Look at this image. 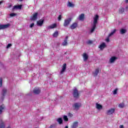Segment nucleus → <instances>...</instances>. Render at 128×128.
<instances>
[{"instance_id":"obj_9","label":"nucleus","mask_w":128,"mask_h":128,"mask_svg":"<svg viewBox=\"0 0 128 128\" xmlns=\"http://www.w3.org/2000/svg\"><path fill=\"white\" fill-rule=\"evenodd\" d=\"M56 27V24H54L46 27V30H51Z\"/></svg>"},{"instance_id":"obj_26","label":"nucleus","mask_w":128,"mask_h":128,"mask_svg":"<svg viewBox=\"0 0 128 128\" xmlns=\"http://www.w3.org/2000/svg\"><path fill=\"white\" fill-rule=\"evenodd\" d=\"M126 29L122 28L120 30V34H126Z\"/></svg>"},{"instance_id":"obj_25","label":"nucleus","mask_w":128,"mask_h":128,"mask_svg":"<svg viewBox=\"0 0 128 128\" xmlns=\"http://www.w3.org/2000/svg\"><path fill=\"white\" fill-rule=\"evenodd\" d=\"M67 6L68 8H74V4L68 2Z\"/></svg>"},{"instance_id":"obj_28","label":"nucleus","mask_w":128,"mask_h":128,"mask_svg":"<svg viewBox=\"0 0 128 128\" xmlns=\"http://www.w3.org/2000/svg\"><path fill=\"white\" fill-rule=\"evenodd\" d=\"M62 46H68V41L66 40H64V42L62 43Z\"/></svg>"},{"instance_id":"obj_36","label":"nucleus","mask_w":128,"mask_h":128,"mask_svg":"<svg viewBox=\"0 0 128 128\" xmlns=\"http://www.w3.org/2000/svg\"><path fill=\"white\" fill-rule=\"evenodd\" d=\"M62 15H59V16H58V20L59 22L62 20Z\"/></svg>"},{"instance_id":"obj_8","label":"nucleus","mask_w":128,"mask_h":128,"mask_svg":"<svg viewBox=\"0 0 128 128\" xmlns=\"http://www.w3.org/2000/svg\"><path fill=\"white\" fill-rule=\"evenodd\" d=\"M10 26V24H0V30H4V28H8Z\"/></svg>"},{"instance_id":"obj_17","label":"nucleus","mask_w":128,"mask_h":128,"mask_svg":"<svg viewBox=\"0 0 128 128\" xmlns=\"http://www.w3.org/2000/svg\"><path fill=\"white\" fill-rule=\"evenodd\" d=\"M78 20L81 21L84 20V14H80L78 16Z\"/></svg>"},{"instance_id":"obj_32","label":"nucleus","mask_w":128,"mask_h":128,"mask_svg":"<svg viewBox=\"0 0 128 128\" xmlns=\"http://www.w3.org/2000/svg\"><path fill=\"white\" fill-rule=\"evenodd\" d=\"M124 12V8H121L119 9L120 14H122Z\"/></svg>"},{"instance_id":"obj_12","label":"nucleus","mask_w":128,"mask_h":128,"mask_svg":"<svg viewBox=\"0 0 128 128\" xmlns=\"http://www.w3.org/2000/svg\"><path fill=\"white\" fill-rule=\"evenodd\" d=\"M106 46V43L102 42L101 44L100 45L98 48L101 50H104V48Z\"/></svg>"},{"instance_id":"obj_48","label":"nucleus","mask_w":128,"mask_h":128,"mask_svg":"<svg viewBox=\"0 0 128 128\" xmlns=\"http://www.w3.org/2000/svg\"><path fill=\"white\" fill-rule=\"evenodd\" d=\"M22 0H20V2H22Z\"/></svg>"},{"instance_id":"obj_20","label":"nucleus","mask_w":128,"mask_h":128,"mask_svg":"<svg viewBox=\"0 0 128 128\" xmlns=\"http://www.w3.org/2000/svg\"><path fill=\"white\" fill-rule=\"evenodd\" d=\"M5 106L4 104L0 106V114H2V111L4 110Z\"/></svg>"},{"instance_id":"obj_41","label":"nucleus","mask_w":128,"mask_h":128,"mask_svg":"<svg viewBox=\"0 0 128 128\" xmlns=\"http://www.w3.org/2000/svg\"><path fill=\"white\" fill-rule=\"evenodd\" d=\"M120 128H124V126L123 125H120Z\"/></svg>"},{"instance_id":"obj_27","label":"nucleus","mask_w":128,"mask_h":128,"mask_svg":"<svg viewBox=\"0 0 128 128\" xmlns=\"http://www.w3.org/2000/svg\"><path fill=\"white\" fill-rule=\"evenodd\" d=\"M116 32V29H114V30H113V31H112V32L109 34V35H108V38L112 36V35L114 34V32Z\"/></svg>"},{"instance_id":"obj_46","label":"nucleus","mask_w":128,"mask_h":128,"mask_svg":"<svg viewBox=\"0 0 128 128\" xmlns=\"http://www.w3.org/2000/svg\"><path fill=\"white\" fill-rule=\"evenodd\" d=\"M20 96H24V94H22Z\"/></svg>"},{"instance_id":"obj_4","label":"nucleus","mask_w":128,"mask_h":128,"mask_svg":"<svg viewBox=\"0 0 128 128\" xmlns=\"http://www.w3.org/2000/svg\"><path fill=\"white\" fill-rule=\"evenodd\" d=\"M33 92L35 94H38L40 93V88H36L33 90Z\"/></svg>"},{"instance_id":"obj_24","label":"nucleus","mask_w":128,"mask_h":128,"mask_svg":"<svg viewBox=\"0 0 128 128\" xmlns=\"http://www.w3.org/2000/svg\"><path fill=\"white\" fill-rule=\"evenodd\" d=\"M57 122H58L59 124H62V118H60L57 119Z\"/></svg>"},{"instance_id":"obj_30","label":"nucleus","mask_w":128,"mask_h":128,"mask_svg":"<svg viewBox=\"0 0 128 128\" xmlns=\"http://www.w3.org/2000/svg\"><path fill=\"white\" fill-rule=\"evenodd\" d=\"M118 107L120 108H124V103H120L118 104Z\"/></svg>"},{"instance_id":"obj_43","label":"nucleus","mask_w":128,"mask_h":128,"mask_svg":"<svg viewBox=\"0 0 128 128\" xmlns=\"http://www.w3.org/2000/svg\"><path fill=\"white\" fill-rule=\"evenodd\" d=\"M2 4V1L0 2V6Z\"/></svg>"},{"instance_id":"obj_40","label":"nucleus","mask_w":128,"mask_h":128,"mask_svg":"<svg viewBox=\"0 0 128 128\" xmlns=\"http://www.w3.org/2000/svg\"><path fill=\"white\" fill-rule=\"evenodd\" d=\"M106 42H110V39L108 38H106Z\"/></svg>"},{"instance_id":"obj_50","label":"nucleus","mask_w":128,"mask_h":128,"mask_svg":"<svg viewBox=\"0 0 128 128\" xmlns=\"http://www.w3.org/2000/svg\"><path fill=\"white\" fill-rule=\"evenodd\" d=\"M2 99H3L4 98V97H2Z\"/></svg>"},{"instance_id":"obj_29","label":"nucleus","mask_w":128,"mask_h":128,"mask_svg":"<svg viewBox=\"0 0 128 128\" xmlns=\"http://www.w3.org/2000/svg\"><path fill=\"white\" fill-rule=\"evenodd\" d=\"M58 31L55 32L53 34V36L54 38H58Z\"/></svg>"},{"instance_id":"obj_6","label":"nucleus","mask_w":128,"mask_h":128,"mask_svg":"<svg viewBox=\"0 0 128 128\" xmlns=\"http://www.w3.org/2000/svg\"><path fill=\"white\" fill-rule=\"evenodd\" d=\"M66 64H64L62 65V69L61 70L60 72V74H64V72H66Z\"/></svg>"},{"instance_id":"obj_33","label":"nucleus","mask_w":128,"mask_h":128,"mask_svg":"<svg viewBox=\"0 0 128 128\" xmlns=\"http://www.w3.org/2000/svg\"><path fill=\"white\" fill-rule=\"evenodd\" d=\"M2 86V78H0V88Z\"/></svg>"},{"instance_id":"obj_37","label":"nucleus","mask_w":128,"mask_h":128,"mask_svg":"<svg viewBox=\"0 0 128 128\" xmlns=\"http://www.w3.org/2000/svg\"><path fill=\"white\" fill-rule=\"evenodd\" d=\"M12 46V44H8L6 48H10Z\"/></svg>"},{"instance_id":"obj_1","label":"nucleus","mask_w":128,"mask_h":128,"mask_svg":"<svg viewBox=\"0 0 128 128\" xmlns=\"http://www.w3.org/2000/svg\"><path fill=\"white\" fill-rule=\"evenodd\" d=\"M98 15H96L94 18L93 23L92 25V28L90 30V32H94V30L96 28V24H98Z\"/></svg>"},{"instance_id":"obj_49","label":"nucleus","mask_w":128,"mask_h":128,"mask_svg":"<svg viewBox=\"0 0 128 128\" xmlns=\"http://www.w3.org/2000/svg\"><path fill=\"white\" fill-rule=\"evenodd\" d=\"M11 6L10 5V6H9V8H10Z\"/></svg>"},{"instance_id":"obj_39","label":"nucleus","mask_w":128,"mask_h":128,"mask_svg":"<svg viewBox=\"0 0 128 128\" xmlns=\"http://www.w3.org/2000/svg\"><path fill=\"white\" fill-rule=\"evenodd\" d=\"M34 26V23H32L30 25V28H32V26Z\"/></svg>"},{"instance_id":"obj_31","label":"nucleus","mask_w":128,"mask_h":128,"mask_svg":"<svg viewBox=\"0 0 128 128\" xmlns=\"http://www.w3.org/2000/svg\"><path fill=\"white\" fill-rule=\"evenodd\" d=\"M63 118H64V122H68V116H63Z\"/></svg>"},{"instance_id":"obj_5","label":"nucleus","mask_w":128,"mask_h":128,"mask_svg":"<svg viewBox=\"0 0 128 128\" xmlns=\"http://www.w3.org/2000/svg\"><path fill=\"white\" fill-rule=\"evenodd\" d=\"M114 112H116V109L114 108H112L106 111V114H108V116L110 114H114Z\"/></svg>"},{"instance_id":"obj_51","label":"nucleus","mask_w":128,"mask_h":128,"mask_svg":"<svg viewBox=\"0 0 128 128\" xmlns=\"http://www.w3.org/2000/svg\"><path fill=\"white\" fill-rule=\"evenodd\" d=\"M75 98H78V97H75Z\"/></svg>"},{"instance_id":"obj_18","label":"nucleus","mask_w":128,"mask_h":128,"mask_svg":"<svg viewBox=\"0 0 128 128\" xmlns=\"http://www.w3.org/2000/svg\"><path fill=\"white\" fill-rule=\"evenodd\" d=\"M76 26H78V24L74 22L71 25L70 28H71V30H74V28H76Z\"/></svg>"},{"instance_id":"obj_38","label":"nucleus","mask_w":128,"mask_h":128,"mask_svg":"<svg viewBox=\"0 0 128 128\" xmlns=\"http://www.w3.org/2000/svg\"><path fill=\"white\" fill-rule=\"evenodd\" d=\"M87 43H88V44H92V40H89L87 42Z\"/></svg>"},{"instance_id":"obj_3","label":"nucleus","mask_w":128,"mask_h":128,"mask_svg":"<svg viewBox=\"0 0 128 128\" xmlns=\"http://www.w3.org/2000/svg\"><path fill=\"white\" fill-rule=\"evenodd\" d=\"M82 105L80 104V103H75L72 106V108H74V110H78L80 108V106Z\"/></svg>"},{"instance_id":"obj_10","label":"nucleus","mask_w":128,"mask_h":128,"mask_svg":"<svg viewBox=\"0 0 128 128\" xmlns=\"http://www.w3.org/2000/svg\"><path fill=\"white\" fill-rule=\"evenodd\" d=\"M44 20H39L37 22V25L38 26H42V24H44Z\"/></svg>"},{"instance_id":"obj_7","label":"nucleus","mask_w":128,"mask_h":128,"mask_svg":"<svg viewBox=\"0 0 128 128\" xmlns=\"http://www.w3.org/2000/svg\"><path fill=\"white\" fill-rule=\"evenodd\" d=\"M72 94L74 96H80V93L76 88H75L73 90Z\"/></svg>"},{"instance_id":"obj_23","label":"nucleus","mask_w":128,"mask_h":128,"mask_svg":"<svg viewBox=\"0 0 128 128\" xmlns=\"http://www.w3.org/2000/svg\"><path fill=\"white\" fill-rule=\"evenodd\" d=\"M0 128H6V124L4 121H1L0 123Z\"/></svg>"},{"instance_id":"obj_11","label":"nucleus","mask_w":128,"mask_h":128,"mask_svg":"<svg viewBox=\"0 0 128 128\" xmlns=\"http://www.w3.org/2000/svg\"><path fill=\"white\" fill-rule=\"evenodd\" d=\"M118 58L116 57H115V56L112 57L110 60V64H114V62H116V60Z\"/></svg>"},{"instance_id":"obj_47","label":"nucleus","mask_w":128,"mask_h":128,"mask_svg":"<svg viewBox=\"0 0 128 128\" xmlns=\"http://www.w3.org/2000/svg\"><path fill=\"white\" fill-rule=\"evenodd\" d=\"M64 54H66V52L64 53Z\"/></svg>"},{"instance_id":"obj_44","label":"nucleus","mask_w":128,"mask_h":128,"mask_svg":"<svg viewBox=\"0 0 128 128\" xmlns=\"http://www.w3.org/2000/svg\"><path fill=\"white\" fill-rule=\"evenodd\" d=\"M68 36H66V39H65V40H68Z\"/></svg>"},{"instance_id":"obj_2","label":"nucleus","mask_w":128,"mask_h":128,"mask_svg":"<svg viewBox=\"0 0 128 128\" xmlns=\"http://www.w3.org/2000/svg\"><path fill=\"white\" fill-rule=\"evenodd\" d=\"M70 22H72V18H68L67 19L64 20V26L65 28L68 26V25L70 24Z\"/></svg>"},{"instance_id":"obj_45","label":"nucleus","mask_w":128,"mask_h":128,"mask_svg":"<svg viewBox=\"0 0 128 128\" xmlns=\"http://www.w3.org/2000/svg\"><path fill=\"white\" fill-rule=\"evenodd\" d=\"M6 128H10V126H8Z\"/></svg>"},{"instance_id":"obj_15","label":"nucleus","mask_w":128,"mask_h":128,"mask_svg":"<svg viewBox=\"0 0 128 128\" xmlns=\"http://www.w3.org/2000/svg\"><path fill=\"white\" fill-rule=\"evenodd\" d=\"M38 18V13H35L33 14V16L31 17L30 20H36Z\"/></svg>"},{"instance_id":"obj_34","label":"nucleus","mask_w":128,"mask_h":128,"mask_svg":"<svg viewBox=\"0 0 128 128\" xmlns=\"http://www.w3.org/2000/svg\"><path fill=\"white\" fill-rule=\"evenodd\" d=\"M118 94V88L115 89L113 91V94Z\"/></svg>"},{"instance_id":"obj_14","label":"nucleus","mask_w":128,"mask_h":128,"mask_svg":"<svg viewBox=\"0 0 128 128\" xmlns=\"http://www.w3.org/2000/svg\"><path fill=\"white\" fill-rule=\"evenodd\" d=\"M2 94L4 96L8 94V89L6 88H3L2 90Z\"/></svg>"},{"instance_id":"obj_42","label":"nucleus","mask_w":128,"mask_h":128,"mask_svg":"<svg viewBox=\"0 0 128 128\" xmlns=\"http://www.w3.org/2000/svg\"><path fill=\"white\" fill-rule=\"evenodd\" d=\"M125 2H126V4L128 3V0H125Z\"/></svg>"},{"instance_id":"obj_21","label":"nucleus","mask_w":128,"mask_h":128,"mask_svg":"<svg viewBox=\"0 0 128 128\" xmlns=\"http://www.w3.org/2000/svg\"><path fill=\"white\" fill-rule=\"evenodd\" d=\"M98 72H100V69L96 68L95 70V72H94V76H97L98 74Z\"/></svg>"},{"instance_id":"obj_22","label":"nucleus","mask_w":128,"mask_h":128,"mask_svg":"<svg viewBox=\"0 0 128 128\" xmlns=\"http://www.w3.org/2000/svg\"><path fill=\"white\" fill-rule=\"evenodd\" d=\"M96 108L98 110H102V106L101 104H100L98 103L96 104Z\"/></svg>"},{"instance_id":"obj_35","label":"nucleus","mask_w":128,"mask_h":128,"mask_svg":"<svg viewBox=\"0 0 128 128\" xmlns=\"http://www.w3.org/2000/svg\"><path fill=\"white\" fill-rule=\"evenodd\" d=\"M10 16H11V18H12V16H16V14L12 13V14H10Z\"/></svg>"},{"instance_id":"obj_13","label":"nucleus","mask_w":128,"mask_h":128,"mask_svg":"<svg viewBox=\"0 0 128 128\" xmlns=\"http://www.w3.org/2000/svg\"><path fill=\"white\" fill-rule=\"evenodd\" d=\"M82 56L84 62H86V60H88V54H86V53H84L82 54Z\"/></svg>"},{"instance_id":"obj_19","label":"nucleus","mask_w":128,"mask_h":128,"mask_svg":"<svg viewBox=\"0 0 128 128\" xmlns=\"http://www.w3.org/2000/svg\"><path fill=\"white\" fill-rule=\"evenodd\" d=\"M22 6V5L14 6L12 8V10H21Z\"/></svg>"},{"instance_id":"obj_16","label":"nucleus","mask_w":128,"mask_h":128,"mask_svg":"<svg viewBox=\"0 0 128 128\" xmlns=\"http://www.w3.org/2000/svg\"><path fill=\"white\" fill-rule=\"evenodd\" d=\"M78 126V122H75L73 123L71 128H77Z\"/></svg>"}]
</instances>
